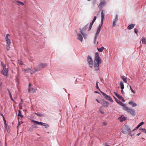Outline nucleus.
I'll list each match as a JSON object with an SVG mask.
<instances>
[{"label":"nucleus","mask_w":146,"mask_h":146,"mask_svg":"<svg viewBox=\"0 0 146 146\" xmlns=\"http://www.w3.org/2000/svg\"><path fill=\"white\" fill-rule=\"evenodd\" d=\"M87 60L90 67L91 68H94L95 70L98 71L99 70V65L101 63V59L99 54L98 52L95 54L94 63L93 60L90 56H88Z\"/></svg>","instance_id":"nucleus-1"},{"label":"nucleus","mask_w":146,"mask_h":146,"mask_svg":"<svg viewBox=\"0 0 146 146\" xmlns=\"http://www.w3.org/2000/svg\"><path fill=\"white\" fill-rule=\"evenodd\" d=\"M104 11L103 10L101 12V24H100L97 29V31L96 32V34L95 35L96 38V37H98V36L99 35V33H100L101 27L102 26V25L103 24V21L104 19Z\"/></svg>","instance_id":"nucleus-2"},{"label":"nucleus","mask_w":146,"mask_h":146,"mask_svg":"<svg viewBox=\"0 0 146 146\" xmlns=\"http://www.w3.org/2000/svg\"><path fill=\"white\" fill-rule=\"evenodd\" d=\"M124 110L126 111L128 113L130 114L133 116H134L135 115V110L127 107V106L125 108Z\"/></svg>","instance_id":"nucleus-3"},{"label":"nucleus","mask_w":146,"mask_h":146,"mask_svg":"<svg viewBox=\"0 0 146 146\" xmlns=\"http://www.w3.org/2000/svg\"><path fill=\"white\" fill-rule=\"evenodd\" d=\"M100 92L102 94L104 97L106 99V100L112 102H113V100L110 96L107 95L106 93L102 91H100Z\"/></svg>","instance_id":"nucleus-4"},{"label":"nucleus","mask_w":146,"mask_h":146,"mask_svg":"<svg viewBox=\"0 0 146 146\" xmlns=\"http://www.w3.org/2000/svg\"><path fill=\"white\" fill-rule=\"evenodd\" d=\"M10 36V35L8 34L6 35V37L5 38V40L7 41V43L8 44H11V40L9 39Z\"/></svg>","instance_id":"nucleus-5"},{"label":"nucleus","mask_w":146,"mask_h":146,"mask_svg":"<svg viewBox=\"0 0 146 146\" xmlns=\"http://www.w3.org/2000/svg\"><path fill=\"white\" fill-rule=\"evenodd\" d=\"M8 68H3L1 71V73L2 74L4 75L5 76H7L8 75Z\"/></svg>","instance_id":"nucleus-6"},{"label":"nucleus","mask_w":146,"mask_h":146,"mask_svg":"<svg viewBox=\"0 0 146 146\" xmlns=\"http://www.w3.org/2000/svg\"><path fill=\"white\" fill-rule=\"evenodd\" d=\"M46 66V64L40 63L38 65L37 68L38 69H39L40 70V69L44 68Z\"/></svg>","instance_id":"nucleus-7"},{"label":"nucleus","mask_w":146,"mask_h":146,"mask_svg":"<svg viewBox=\"0 0 146 146\" xmlns=\"http://www.w3.org/2000/svg\"><path fill=\"white\" fill-rule=\"evenodd\" d=\"M77 39L79 40L81 42H82L83 40V37L81 34L79 33H77Z\"/></svg>","instance_id":"nucleus-8"},{"label":"nucleus","mask_w":146,"mask_h":146,"mask_svg":"<svg viewBox=\"0 0 146 146\" xmlns=\"http://www.w3.org/2000/svg\"><path fill=\"white\" fill-rule=\"evenodd\" d=\"M130 128H123L122 130V132L124 134L128 133L130 132Z\"/></svg>","instance_id":"nucleus-9"},{"label":"nucleus","mask_w":146,"mask_h":146,"mask_svg":"<svg viewBox=\"0 0 146 146\" xmlns=\"http://www.w3.org/2000/svg\"><path fill=\"white\" fill-rule=\"evenodd\" d=\"M101 104L105 107H108L109 105V103L108 102L104 100H103L102 101V102Z\"/></svg>","instance_id":"nucleus-10"},{"label":"nucleus","mask_w":146,"mask_h":146,"mask_svg":"<svg viewBox=\"0 0 146 146\" xmlns=\"http://www.w3.org/2000/svg\"><path fill=\"white\" fill-rule=\"evenodd\" d=\"M127 117L124 116L123 115H121L118 118V119L120 120V121L122 122L126 120Z\"/></svg>","instance_id":"nucleus-11"},{"label":"nucleus","mask_w":146,"mask_h":146,"mask_svg":"<svg viewBox=\"0 0 146 146\" xmlns=\"http://www.w3.org/2000/svg\"><path fill=\"white\" fill-rule=\"evenodd\" d=\"M87 25H85L82 29L80 28V33H84L87 28Z\"/></svg>","instance_id":"nucleus-12"},{"label":"nucleus","mask_w":146,"mask_h":146,"mask_svg":"<svg viewBox=\"0 0 146 146\" xmlns=\"http://www.w3.org/2000/svg\"><path fill=\"white\" fill-rule=\"evenodd\" d=\"M118 20V15H115V18L114 19V20L112 26L113 27H114L116 25V22Z\"/></svg>","instance_id":"nucleus-13"},{"label":"nucleus","mask_w":146,"mask_h":146,"mask_svg":"<svg viewBox=\"0 0 146 146\" xmlns=\"http://www.w3.org/2000/svg\"><path fill=\"white\" fill-rule=\"evenodd\" d=\"M117 103L123 107V110H124L125 108V107L127 106L126 104H124L120 101H119V102H118Z\"/></svg>","instance_id":"nucleus-14"},{"label":"nucleus","mask_w":146,"mask_h":146,"mask_svg":"<svg viewBox=\"0 0 146 146\" xmlns=\"http://www.w3.org/2000/svg\"><path fill=\"white\" fill-rule=\"evenodd\" d=\"M129 104L131 105L133 107L137 106V105L133 101H130L129 102Z\"/></svg>","instance_id":"nucleus-15"},{"label":"nucleus","mask_w":146,"mask_h":146,"mask_svg":"<svg viewBox=\"0 0 146 146\" xmlns=\"http://www.w3.org/2000/svg\"><path fill=\"white\" fill-rule=\"evenodd\" d=\"M135 26V24H131L127 27V29L129 30L131 29L134 28Z\"/></svg>","instance_id":"nucleus-16"},{"label":"nucleus","mask_w":146,"mask_h":146,"mask_svg":"<svg viewBox=\"0 0 146 146\" xmlns=\"http://www.w3.org/2000/svg\"><path fill=\"white\" fill-rule=\"evenodd\" d=\"M106 4V2H105L104 0H103V1H101L99 5L100 7H102L103 6L105 5Z\"/></svg>","instance_id":"nucleus-17"},{"label":"nucleus","mask_w":146,"mask_h":146,"mask_svg":"<svg viewBox=\"0 0 146 146\" xmlns=\"http://www.w3.org/2000/svg\"><path fill=\"white\" fill-rule=\"evenodd\" d=\"M32 68H31V74L35 73L36 72L39 70V69H38V68L37 69H34L33 70H32Z\"/></svg>","instance_id":"nucleus-18"},{"label":"nucleus","mask_w":146,"mask_h":146,"mask_svg":"<svg viewBox=\"0 0 146 146\" xmlns=\"http://www.w3.org/2000/svg\"><path fill=\"white\" fill-rule=\"evenodd\" d=\"M114 94L119 99H120L122 97L121 95L118 94L115 92H114Z\"/></svg>","instance_id":"nucleus-19"},{"label":"nucleus","mask_w":146,"mask_h":146,"mask_svg":"<svg viewBox=\"0 0 146 146\" xmlns=\"http://www.w3.org/2000/svg\"><path fill=\"white\" fill-rule=\"evenodd\" d=\"M141 41L143 44H145L146 43V39L144 37H142Z\"/></svg>","instance_id":"nucleus-20"},{"label":"nucleus","mask_w":146,"mask_h":146,"mask_svg":"<svg viewBox=\"0 0 146 146\" xmlns=\"http://www.w3.org/2000/svg\"><path fill=\"white\" fill-rule=\"evenodd\" d=\"M34 113L37 116L40 117H44V115L42 113Z\"/></svg>","instance_id":"nucleus-21"},{"label":"nucleus","mask_w":146,"mask_h":146,"mask_svg":"<svg viewBox=\"0 0 146 146\" xmlns=\"http://www.w3.org/2000/svg\"><path fill=\"white\" fill-rule=\"evenodd\" d=\"M121 78L125 83H127V78L126 77H125V76H121Z\"/></svg>","instance_id":"nucleus-22"},{"label":"nucleus","mask_w":146,"mask_h":146,"mask_svg":"<svg viewBox=\"0 0 146 146\" xmlns=\"http://www.w3.org/2000/svg\"><path fill=\"white\" fill-rule=\"evenodd\" d=\"M104 49V47L102 46L100 48H97V50L99 52H101L103 51V50Z\"/></svg>","instance_id":"nucleus-23"},{"label":"nucleus","mask_w":146,"mask_h":146,"mask_svg":"<svg viewBox=\"0 0 146 146\" xmlns=\"http://www.w3.org/2000/svg\"><path fill=\"white\" fill-rule=\"evenodd\" d=\"M120 84L121 89L123 90L124 88V85L122 81H121L120 82Z\"/></svg>","instance_id":"nucleus-24"},{"label":"nucleus","mask_w":146,"mask_h":146,"mask_svg":"<svg viewBox=\"0 0 146 146\" xmlns=\"http://www.w3.org/2000/svg\"><path fill=\"white\" fill-rule=\"evenodd\" d=\"M24 71L25 72L27 73H28L29 72H30L31 73V68H27L25 69Z\"/></svg>","instance_id":"nucleus-25"},{"label":"nucleus","mask_w":146,"mask_h":146,"mask_svg":"<svg viewBox=\"0 0 146 146\" xmlns=\"http://www.w3.org/2000/svg\"><path fill=\"white\" fill-rule=\"evenodd\" d=\"M16 4L17 5H19V4H21V5H24V3L20 1H16Z\"/></svg>","instance_id":"nucleus-26"},{"label":"nucleus","mask_w":146,"mask_h":146,"mask_svg":"<svg viewBox=\"0 0 146 146\" xmlns=\"http://www.w3.org/2000/svg\"><path fill=\"white\" fill-rule=\"evenodd\" d=\"M97 18V17L96 16H95L93 20L92 21V22H91L90 23V24H91V25H93L94 23L96 20V19Z\"/></svg>","instance_id":"nucleus-27"},{"label":"nucleus","mask_w":146,"mask_h":146,"mask_svg":"<svg viewBox=\"0 0 146 146\" xmlns=\"http://www.w3.org/2000/svg\"><path fill=\"white\" fill-rule=\"evenodd\" d=\"M32 121L33 122H34L37 125H41L42 122H38V121H34V120H32Z\"/></svg>","instance_id":"nucleus-28"},{"label":"nucleus","mask_w":146,"mask_h":146,"mask_svg":"<svg viewBox=\"0 0 146 146\" xmlns=\"http://www.w3.org/2000/svg\"><path fill=\"white\" fill-rule=\"evenodd\" d=\"M144 122H143V121H142V122H140L139 124L137 126V127H136V128H139L141 126L143 125V124H144Z\"/></svg>","instance_id":"nucleus-29"},{"label":"nucleus","mask_w":146,"mask_h":146,"mask_svg":"<svg viewBox=\"0 0 146 146\" xmlns=\"http://www.w3.org/2000/svg\"><path fill=\"white\" fill-rule=\"evenodd\" d=\"M19 111V114L18 115L19 116H20L21 118H22L23 116L22 114L21 113V110H18Z\"/></svg>","instance_id":"nucleus-30"},{"label":"nucleus","mask_w":146,"mask_h":146,"mask_svg":"<svg viewBox=\"0 0 146 146\" xmlns=\"http://www.w3.org/2000/svg\"><path fill=\"white\" fill-rule=\"evenodd\" d=\"M41 125H42V126H43L47 127H49V125L48 124L45 123H42V124H41Z\"/></svg>","instance_id":"nucleus-31"},{"label":"nucleus","mask_w":146,"mask_h":146,"mask_svg":"<svg viewBox=\"0 0 146 146\" xmlns=\"http://www.w3.org/2000/svg\"><path fill=\"white\" fill-rule=\"evenodd\" d=\"M81 34L83 36L84 38H87V35L84 33H81Z\"/></svg>","instance_id":"nucleus-32"},{"label":"nucleus","mask_w":146,"mask_h":146,"mask_svg":"<svg viewBox=\"0 0 146 146\" xmlns=\"http://www.w3.org/2000/svg\"><path fill=\"white\" fill-rule=\"evenodd\" d=\"M10 44H8L7 43L6 48H7V51H8L10 49Z\"/></svg>","instance_id":"nucleus-33"},{"label":"nucleus","mask_w":146,"mask_h":146,"mask_svg":"<svg viewBox=\"0 0 146 146\" xmlns=\"http://www.w3.org/2000/svg\"><path fill=\"white\" fill-rule=\"evenodd\" d=\"M1 64L2 66L3 67V69L6 68V65H5V64L3 63L2 62H1Z\"/></svg>","instance_id":"nucleus-34"},{"label":"nucleus","mask_w":146,"mask_h":146,"mask_svg":"<svg viewBox=\"0 0 146 146\" xmlns=\"http://www.w3.org/2000/svg\"><path fill=\"white\" fill-rule=\"evenodd\" d=\"M23 103L22 102H21L19 104V107L20 110L22 108V105Z\"/></svg>","instance_id":"nucleus-35"},{"label":"nucleus","mask_w":146,"mask_h":146,"mask_svg":"<svg viewBox=\"0 0 146 146\" xmlns=\"http://www.w3.org/2000/svg\"><path fill=\"white\" fill-rule=\"evenodd\" d=\"M8 90L9 93V96L10 97V98L11 100L12 101H13V99L12 97V96L11 94V93H10V91L8 89Z\"/></svg>","instance_id":"nucleus-36"},{"label":"nucleus","mask_w":146,"mask_h":146,"mask_svg":"<svg viewBox=\"0 0 146 146\" xmlns=\"http://www.w3.org/2000/svg\"><path fill=\"white\" fill-rule=\"evenodd\" d=\"M96 88L97 89H98V90H100V91H101L100 89L99 88V87H98V82H96Z\"/></svg>","instance_id":"nucleus-37"},{"label":"nucleus","mask_w":146,"mask_h":146,"mask_svg":"<svg viewBox=\"0 0 146 146\" xmlns=\"http://www.w3.org/2000/svg\"><path fill=\"white\" fill-rule=\"evenodd\" d=\"M130 89L131 92H132V93H133V94L135 93V91L132 89L131 86H130Z\"/></svg>","instance_id":"nucleus-38"},{"label":"nucleus","mask_w":146,"mask_h":146,"mask_svg":"<svg viewBox=\"0 0 146 146\" xmlns=\"http://www.w3.org/2000/svg\"><path fill=\"white\" fill-rule=\"evenodd\" d=\"M36 89H34L33 88L31 89V90L32 91V92L33 93H34L36 92Z\"/></svg>","instance_id":"nucleus-39"},{"label":"nucleus","mask_w":146,"mask_h":146,"mask_svg":"<svg viewBox=\"0 0 146 146\" xmlns=\"http://www.w3.org/2000/svg\"><path fill=\"white\" fill-rule=\"evenodd\" d=\"M97 37L96 38V36L94 37V43L95 44L96 42V39H97Z\"/></svg>","instance_id":"nucleus-40"},{"label":"nucleus","mask_w":146,"mask_h":146,"mask_svg":"<svg viewBox=\"0 0 146 146\" xmlns=\"http://www.w3.org/2000/svg\"><path fill=\"white\" fill-rule=\"evenodd\" d=\"M143 132L146 133V130L145 128H141Z\"/></svg>","instance_id":"nucleus-41"},{"label":"nucleus","mask_w":146,"mask_h":146,"mask_svg":"<svg viewBox=\"0 0 146 146\" xmlns=\"http://www.w3.org/2000/svg\"><path fill=\"white\" fill-rule=\"evenodd\" d=\"M134 32H135V33L136 34H137V33H138V30H137V29L136 28H135L134 29Z\"/></svg>","instance_id":"nucleus-42"},{"label":"nucleus","mask_w":146,"mask_h":146,"mask_svg":"<svg viewBox=\"0 0 146 146\" xmlns=\"http://www.w3.org/2000/svg\"><path fill=\"white\" fill-rule=\"evenodd\" d=\"M92 25H91V24H90V27H89V30H88L89 31L91 29Z\"/></svg>","instance_id":"nucleus-43"},{"label":"nucleus","mask_w":146,"mask_h":146,"mask_svg":"<svg viewBox=\"0 0 146 146\" xmlns=\"http://www.w3.org/2000/svg\"><path fill=\"white\" fill-rule=\"evenodd\" d=\"M113 97L115 99V101H116V102L117 103L118 102H119V101L117 98H116L114 96H113Z\"/></svg>","instance_id":"nucleus-44"},{"label":"nucleus","mask_w":146,"mask_h":146,"mask_svg":"<svg viewBox=\"0 0 146 146\" xmlns=\"http://www.w3.org/2000/svg\"><path fill=\"white\" fill-rule=\"evenodd\" d=\"M120 100L123 102H125V100H124L123 98V97H122V98H121Z\"/></svg>","instance_id":"nucleus-45"},{"label":"nucleus","mask_w":146,"mask_h":146,"mask_svg":"<svg viewBox=\"0 0 146 146\" xmlns=\"http://www.w3.org/2000/svg\"><path fill=\"white\" fill-rule=\"evenodd\" d=\"M96 101L99 103L101 104L102 103V102L99 101L98 99H96Z\"/></svg>","instance_id":"nucleus-46"},{"label":"nucleus","mask_w":146,"mask_h":146,"mask_svg":"<svg viewBox=\"0 0 146 146\" xmlns=\"http://www.w3.org/2000/svg\"><path fill=\"white\" fill-rule=\"evenodd\" d=\"M100 111L102 114H104V111L100 110Z\"/></svg>","instance_id":"nucleus-47"},{"label":"nucleus","mask_w":146,"mask_h":146,"mask_svg":"<svg viewBox=\"0 0 146 146\" xmlns=\"http://www.w3.org/2000/svg\"><path fill=\"white\" fill-rule=\"evenodd\" d=\"M0 114H1V116L3 117V114L2 113H1V112L0 111Z\"/></svg>","instance_id":"nucleus-48"},{"label":"nucleus","mask_w":146,"mask_h":146,"mask_svg":"<svg viewBox=\"0 0 146 146\" xmlns=\"http://www.w3.org/2000/svg\"><path fill=\"white\" fill-rule=\"evenodd\" d=\"M95 93L99 94V92L98 91H96L94 92Z\"/></svg>","instance_id":"nucleus-49"},{"label":"nucleus","mask_w":146,"mask_h":146,"mask_svg":"<svg viewBox=\"0 0 146 146\" xmlns=\"http://www.w3.org/2000/svg\"><path fill=\"white\" fill-rule=\"evenodd\" d=\"M140 133H138V134H137V136H139V135H140Z\"/></svg>","instance_id":"nucleus-50"},{"label":"nucleus","mask_w":146,"mask_h":146,"mask_svg":"<svg viewBox=\"0 0 146 146\" xmlns=\"http://www.w3.org/2000/svg\"><path fill=\"white\" fill-rule=\"evenodd\" d=\"M31 86V84L30 83H29V87H30V86Z\"/></svg>","instance_id":"nucleus-51"},{"label":"nucleus","mask_w":146,"mask_h":146,"mask_svg":"<svg viewBox=\"0 0 146 146\" xmlns=\"http://www.w3.org/2000/svg\"><path fill=\"white\" fill-rule=\"evenodd\" d=\"M138 128H134V129L133 130V131L135 130H136Z\"/></svg>","instance_id":"nucleus-52"},{"label":"nucleus","mask_w":146,"mask_h":146,"mask_svg":"<svg viewBox=\"0 0 146 146\" xmlns=\"http://www.w3.org/2000/svg\"><path fill=\"white\" fill-rule=\"evenodd\" d=\"M121 92L122 93H123V90L122 89V90H121Z\"/></svg>","instance_id":"nucleus-53"},{"label":"nucleus","mask_w":146,"mask_h":146,"mask_svg":"<svg viewBox=\"0 0 146 146\" xmlns=\"http://www.w3.org/2000/svg\"><path fill=\"white\" fill-rule=\"evenodd\" d=\"M31 128H30V129L29 130V131H31Z\"/></svg>","instance_id":"nucleus-54"},{"label":"nucleus","mask_w":146,"mask_h":146,"mask_svg":"<svg viewBox=\"0 0 146 146\" xmlns=\"http://www.w3.org/2000/svg\"><path fill=\"white\" fill-rule=\"evenodd\" d=\"M103 124L104 125H105L106 124V123L105 122H103Z\"/></svg>","instance_id":"nucleus-55"},{"label":"nucleus","mask_w":146,"mask_h":146,"mask_svg":"<svg viewBox=\"0 0 146 146\" xmlns=\"http://www.w3.org/2000/svg\"><path fill=\"white\" fill-rule=\"evenodd\" d=\"M28 90H29V91H30L31 90V89H29Z\"/></svg>","instance_id":"nucleus-56"},{"label":"nucleus","mask_w":146,"mask_h":146,"mask_svg":"<svg viewBox=\"0 0 146 146\" xmlns=\"http://www.w3.org/2000/svg\"><path fill=\"white\" fill-rule=\"evenodd\" d=\"M130 135H131V136L132 137V136H133V134L132 135V134H131Z\"/></svg>","instance_id":"nucleus-57"},{"label":"nucleus","mask_w":146,"mask_h":146,"mask_svg":"<svg viewBox=\"0 0 146 146\" xmlns=\"http://www.w3.org/2000/svg\"><path fill=\"white\" fill-rule=\"evenodd\" d=\"M98 41H97V44H98Z\"/></svg>","instance_id":"nucleus-58"},{"label":"nucleus","mask_w":146,"mask_h":146,"mask_svg":"<svg viewBox=\"0 0 146 146\" xmlns=\"http://www.w3.org/2000/svg\"><path fill=\"white\" fill-rule=\"evenodd\" d=\"M17 133H18V129H17Z\"/></svg>","instance_id":"nucleus-59"},{"label":"nucleus","mask_w":146,"mask_h":146,"mask_svg":"<svg viewBox=\"0 0 146 146\" xmlns=\"http://www.w3.org/2000/svg\"><path fill=\"white\" fill-rule=\"evenodd\" d=\"M109 146V145H107V146Z\"/></svg>","instance_id":"nucleus-60"},{"label":"nucleus","mask_w":146,"mask_h":146,"mask_svg":"<svg viewBox=\"0 0 146 146\" xmlns=\"http://www.w3.org/2000/svg\"><path fill=\"white\" fill-rule=\"evenodd\" d=\"M18 126H17V128H18Z\"/></svg>","instance_id":"nucleus-61"}]
</instances>
